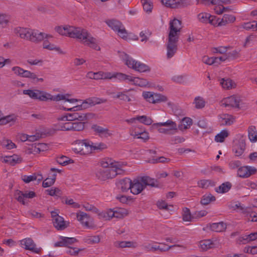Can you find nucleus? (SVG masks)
I'll use <instances>...</instances> for the list:
<instances>
[{
  "label": "nucleus",
  "instance_id": "obj_1",
  "mask_svg": "<svg viewBox=\"0 0 257 257\" xmlns=\"http://www.w3.org/2000/svg\"><path fill=\"white\" fill-rule=\"evenodd\" d=\"M55 30L61 35L78 39L83 42L84 45L89 46L95 50H100V47L96 43V39L85 29L66 25L64 27H56Z\"/></svg>",
  "mask_w": 257,
  "mask_h": 257
},
{
  "label": "nucleus",
  "instance_id": "obj_2",
  "mask_svg": "<svg viewBox=\"0 0 257 257\" xmlns=\"http://www.w3.org/2000/svg\"><path fill=\"white\" fill-rule=\"evenodd\" d=\"M181 21L177 19L171 21L169 23V32L166 44L167 57L170 59L174 56L177 51V43L181 29Z\"/></svg>",
  "mask_w": 257,
  "mask_h": 257
},
{
  "label": "nucleus",
  "instance_id": "obj_3",
  "mask_svg": "<svg viewBox=\"0 0 257 257\" xmlns=\"http://www.w3.org/2000/svg\"><path fill=\"white\" fill-rule=\"evenodd\" d=\"M105 101V100L98 97L89 98L84 100L81 105H77L70 108H68L67 110L69 111H73L72 112V116H73V118H74L75 120L84 121L87 120L88 115H89V114L78 112V110L85 109L97 104L103 103Z\"/></svg>",
  "mask_w": 257,
  "mask_h": 257
},
{
  "label": "nucleus",
  "instance_id": "obj_4",
  "mask_svg": "<svg viewBox=\"0 0 257 257\" xmlns=\"http://www.w3.org/2000/svg\"><path fill=\"white\" fill-rule=\"evenodd\" d=\"M15 33L22 39L37 43L44 40V34L42 32L29 28L17 27L14 30Z\"/></svg>",
  "mask_w": 257,
  "mask_h": 257
},
{
  "label": "nucleus",
  "instance_id": "obj_5",
  "mask_svg": "<svg viewBox=\"0 0 257 257\" xmlns=\"http://www.w3.org/2000/svg\"><path fill=\"white\" fill-rule=\"evenodd\" d=\"M92 144L87 140H77L73 145V151L76 154L85 155L92 152Z\"/></svg>",
  "mask_w": 257,
  "mask_h": 257
},
{
  "label": "nucleus",
  "instance_id": "obj_6",
  "mask_svg": "<svg viewBox=\"0 0 257 257\" xmlns=\"http://www.w3.org/2000/svg\"><path fill=\"white\" fill-rule=\"evenodd\" d=\"M105 22L109 27L116 32L121 38H127V33L121 22L116 19L107 20Z\"/></svg>",
  "mask_w": 257,
  "mask_h": 257
},
{
  "label": "nucleus",
  "instance_id": "obj_7",
  "mask_svg": "<svg viewBox=\"0 0 257 257\" xmlns=\"http://www.w3.org/2000/svg\"><path fill=\"white\" fill-rule=\"evenodd\" d=\"M125 64L129 68H132L136 71L140 72H145L150 70L148 66L134 60L128 55L125 56Z\"/></svg>",
  "mask_w": 257,
  "mask_h": 257
},
{
  "label": "nucleus",
  "instance_id": "obj_8",
  "mask_svg": "<svg viewBox=\"0 0 257 257\" xmlns=\"http://www.w3.org/2000/svg\"><path fill=\"white\" fill-rule=\"evenodd\" d=\"M152 126L157 128L159 133L163 134H168L169 131L177 130V126L175 122L170 119L164 122L154 123Z\"/></svg>",
  "mask_w": 257,
  "mask_h": 257
},
{
  "label": "nucleus",
  "instance_id": "obj_9",
  "mask_svg": "<svg viewBox=\"0 0 257 257\" xmlns=\"http://www.w3.org/2000/svg\"><path fill=\"white\" fill-rule=\"evenodd\" d=\"M117 173L112 168H100L96 173V177L101 181H105L116 177Z\"/></svg>",
  "mask_w": 257,
  "mask_h": 257
},
{
  "label": "nucleus",
  "instance_id": "obj_10",
  "mask_svg": "<svg viewBox=\"0 0 257 257\" xmlns=\"http://www.w3.org/2000/svg\"><path fill=\"white\" fill-rule=\"evenodd\" d=\"M143 96L147 101L152 103L166 102L167 100L166 96L151 92H144L143 93Z\"/></svg>",
  "mask_w": 257,
  "mask_h": 257
},
{
  "label": "nucleus",
  "instance_id": "obj_11",
  "mask_svg": "<svg viewBox=\"0 0 257 257\" xmlns=\"http://www.w3.org/2000/svg\"><path fill=\"white\" fill-rule=\"evenodd\" d=\"M23 94L28 95L33 99H38L40 101H46V93L39 90L27 89L23 90Z\"/></svg>",
  "mask_w": 257,
  "mask_h": 257
},
{
  "label": "nucleus",
  "instance_id": "obj_12",
  "mask_svg": "<svg viewBox=\"0 0 257 257\" xmlns=\"http://www.w3.org/2000/svg\"><path fill=\"white\" fill-rule=\"evenodd\" d=\"M20 245L26 250L37 253H39L42 250L41 248L37 247L36 244L31 238H26L20 240Z\"/></svg>",
  "mask_w": 257,
  "mask_h": 257
},
{
  "label": "nucleus",
  "instance_id": "obj_13",
  "mask_svg": "<svg viewBox=\"0 0 257 257\" xmlns=\"http://www.w3.org/2000/svg\"><path fill=\"white\" fill-rule=\"evenodd\" d=\"M161 3L167 7L172 9L184 7L189 5L187 0H161Z\"/></svg>",
  "mask_w": 257,
  "mask_h": 257
},
{
  "label": "nucleus",
  "instance_id": "obj_14",
  "mask_svg": "<svg viewBox=\"0 0 257 257\" xmlns=\"http://www.w3.org/2000/svg\"><path fill=\"white\" fill-rule=\"evenodd\" d=\"M257 170L253 167L245 166H240L237 170V176L243 178H246L255 174Z\"/></svg>",
  "mask_w": 257,
  "mask_h": 257
},
{
  "label": "nucleus",
  "instance_id": "obj_15",
  "mask_svg": "<svg viewBox=\"0 0 257 257\" xmlns=\"http://www.w3.org/2000/svg\"><path fill=\"white\" fill-rule=\"evenodd\" d=\"M16 199L20 203H22L23 205H25L28 203L26 202V198H33L36 196V193L33 191H26L23 192L20 190H17L15 193Z\"/></svg>",
  "mask_w": 257,
  "mask_h": 257
},
{
  "label": "nucleus",
  "instance_id": "obj_16",
  "mask_svg": "<svg viewBox=\"0 0 257 257\" xmlns=\"http://www.w3.org/2000/svg\"><path fill=\"white\" fill-rule=\"evenodd\" d=\"M144 189L145 187L143 183L141 181V178L140 179H134L133 181H132L130 190L133 194L138 195Z\"/></svg>",
  "mask_w": 257,
  "mask_h": 257
},
{
  "label": "nucleus",
  "instance_id": "obj_17",
  "mask_svg": "<svg viewBox=\"0 0 257 257\" xmlns=\"http://www.w3.org/2000/svg\"><path fill=\"white\" fill-rule=\"evenodd\" d=\"M241 100L240 97L236 95H232L226 98L223 100V104L225 107H232L234 108H239V103Z\"/></svg>",
  "mask_w": 257,
  "mask_h": 257
},
{
  "label": "nucleus",
  "instance_id": "obj_18",
  "mask_svg": "<svg viewBox=\"0 0 257 257\" xmlns=\"http://www.w3.org/2000/svg\"><path fill=\"white\" fill-rule=\"evenodd\" d=\"M76 218L83 225H89L92 222V218L87 213L78 211L76 213Z\"/></svg>",
  "mask_w": 257,
  "mask_h": 257
},
{
  "label": "nucleus",
  "instance_id": "obj_19",
  "mask_svg": "<svg viewBox=\"0 0 257 257\" xmlns=\"http://www.w3.org/2000/svg\"><path fill=\"white\" fill-rule=\"evenodd\" d=\"M131 184L132 180L128 178L120 179L116 183L118 189H120L122 192H126L130 190Z\"/></svg>",
  "mask_w": 257,
  "mask_h": 257
},
{
  "label": "nucleus",
  "instance_id": "obj_20",
  "mask_svg": "<svg viewBox=\"0 0 257 257\" xmlns=\"http://www.w3.org/2000/svg\"><path fill=\"white\" fill-rule=\"evenodd\" d=\"M46 101L48 100H51L53 101H60L61 100H66L67 101H68L70 103H74L78 101V100L76 99H68L66 98V96L63 94H58L57 95L53 96L51 94L46 93Z\"/></svg>",
  "mask_w": 257,
  "mask_h": 257
},
{
  "label": "nucleus",
  "instance_id": "obj_21",
  "mask_svg": "<svg viewBox=\"0 0 257 257\" xmlns=\"http://www.w3.org/2000/svg\"><path fill=\"white\" fill-rule=\"evenodd\" d=\"M92 130L99 136H104L105 137L108 136H110L111 135V133H109V131L107 128L103 127L97 124H93L91 126Z\"/></svg>",
  "mask_w": 257,
  "mask_h": 257
},
{
  "label": "nucleus",
  "instance_id": "obj_22",
  "mask_svg": "<svg viewBox=\"0 0 257 257\" xmlns=\"http://www.w3.org/2000/svg\"><path fill=\"white\" fill-rule=\"evenodd\" d=\"M111 213L112 218H122L127 214V210L122 208L111 209Z\"/></svg>",
  "mask_w": 257,
  "mask_h": 257
},
{
  "label": "nucleus",
  "instance_id": "obj_23",
  "mask_svg": "<svg viewBox=\"0 0 257 257\" xmlns=\"http://www.w3.org/2000/svg\"><path fill=\"white\" fill-rule=\"evenodd\" d=\"M232 184L229 182H225L221 184L219 187H216L215 191L218 193H225L231 188Z\"/></svg>",
  "mask_w": 257,
  "mask_h": 257
},
{
  "label": "nucleus",
  "instance_id": "obj_24",
  "mask_svg": "<svg viewBox=\"0 0 257 257\" xmlns=\"http://www.w3.org/2000/svg\"><path fill=\"white\" fill-rule=\"evenodd\" d=\"M219 122L221 125H229L233 123V118L230 115L223 114L220 116Z\"/></svg>",
  "mask_w": 257,
  "mask_h": 257
},
{
  "label": "nucleus",
  "instance_id": "obj_25",
  "mask_svg": "<svg viewBox=\"0 0 257 257\" xmlns=\"http://www.w3.org/2000/svg\"><path fill=\"white\" fill-rule=\"evenodd\" d=\"M47 145L44 143L34 144L32 146L31 152L34 154L39 153L47 150Z\"/></svg>",
  "mask_w": 257,
  "mask_h": 257
},
{
  "label": "nucleus",
  "instance_id": "obj_26",
  "mask_svg": "<svg viewBox=\"0 0 257 257\" xmlns=\"http://www.w3.org/2000/svg\"><path fill=\"white\" fill-rule=\"evenodd\" d=\"M192 124V120L189 117H184L181 121V124L179 125V130L183 131L189 128Z\"/></svg>",
  "mask_w": 257,
  "mask_h": 257
},
{
  "label": "nucleus",
  "instance_id": "obj_27",
  "mask_svg": "<svg viewBox=\"0 0 257 257\" xmlns=\"http://www.w3.org/2000/svg\"><path fill=\"white\" fill-rule=\"evenodd\" d=\"M215 200L216 198L214 196L210 193H208L202 196L200 203L202 205H206L211 202L215 201Z\"/></svg>",
  "mask_w": 257,
  "mask_h": 257
},
{
  "label": "nucleus",
  "instance_id": "obj_28",
  "mask_svg": "<svg viewBox=\"0 0 257 257\" xmlns=\"http://www.w3.org/2000/svg\"><path fill=\"white\" fill-rule=\"evenodd\" d=\"M141 181L143 183L145 188L147 186H151L152 187L157 186V185H156V183L157 182V180L149 176L142 177Z\"/></svg>",
  "mask_w": 257,
  "mask_h": 257
},
{
  "label": "nucleus",
  "instance_id": "obj_29",
  "mask_svg": "<svg viewBox=\"0 0 257 257\" xmlns=\"http://www.w3.org/2000/svg\"><path fill=\"white\" fill-rule=\"evenodd\" d=\"M248 136L249 140L252 142L257 141V131L254 126H250L248 128Z\"/></svg>",
  "mask_w": 257,
  "mask_h": 257
},
{
  "label": "nucleus",
  "instance_id": "obj_30",
  "mask_svg": "<svg viewBox=\"0 0 257 257\" xmlns=\"http://www.w3.org/2000/svg\"><path fill=\"white\" fill-rule=\"evenodd\" d=\"M198 186L203 189H207L210 186H214L215 183L211 180H201L197 183Z\"/></svg>",
  "mask_w": 257,
  "mask_h": 257
},
{
  "label": "nucleus",
  "instance_id": "obj_31",
  "mask_svg": "<svg viewBox=\"0 0 257 257\" xmlns=\"http://www.w3.org/2000/svg\"><path fill=\"white\" fill-rule=\"evenodd\" d=\"M132 82L140 87H146L149 85V82L146 79L139 77H133Z\"/></svg>",
  "mask_w": 257,
  "mask_h": 257
},
{
  "label": "nucleus",
  "instance_id": "obj_32",
  "mask_svg": "<svg viewBox=\"0 0 257 257\" xmlns=\"http://www.w3.org/2000/svg\"><path fill=\"white\" fill-rule=\"evenodd\" d=\"M192 213H191L190 210L187 207H184L182 210V219L185 221H191L192 220Z\"/></svg>",
  "mask_w": 257,
  "mask_h": 257
},
{
  "label": "nucleus",
  "instance_id": "obj_33",
  "mask_svg": "<svg viewBox=\"0 0 257 257\" xmlns=\"http://www.w3.org/2000/svg\"><path fill=\"white\" fill-rule=\"evenodd\" d=\"M207 214L206 210L196 211L192 213V222L196 221L200 218L205 216Z\"/></svg>",
  "mask_w": 257,
  "mask_h": 257
},
{
  "label": "nucleus",
  "instance_id": "obj_34",
  "mask_svg": "<svg viewBox=\"0 0 257 257\" xmlns=\"http://www.w3.org/2000/svg\"><path fill=\"white\" fill-rule=\"evenodd\" d=\"M200 247L203 250H207L213 246L212 241L209 239L201 240L199 242Z\"/></svg>",
  "mask_w": 257,
  "mask_h": 257
},
{
  "label": "nucleus",
  "instance_id": "obj_35",
  "mask_svg": "<svg viewBox=\"0 0 257 257\" xmlns=\"http://www.w3.org/2000/svg\"><path fill=\"white\" fill-rule=\"evenodd\" d=\"M16 119V117L14 114L9 115L5 116H2L1 120H0V124L4 125L8 123H14Z\"/></svg>",
  "mask_w": 257,
  "mask_h": 257
},
{
  "label": "nucleus",
  "instance_id": "obj_36",
  "mask_svg": "<svg viewBox=\"0 0 257 257\" xmlns=\"http://www.w3.org/2000/svg\"><path fill=\"white\" fill-rule=\"evenodd\" d=\"M95 79H111L113 76L109 72H103L99 71L95 73Z\"/></svg>",
  "mask_w": 257,
  "mask_h": 257
},
{
  "label": "nucleus",
  "instance_id": "obj_37",
  "mask_svg": "<svg viewBox=\"0 0 257 257\" xmlns=\"http://www.w3.org/2000/svg\"><path fill=\"white\" fill-rule=\"evenodd\" d=\"M228 135L227 131L222 130L215 136V141L216 142L222 143L224 141L225 139L228 136Z\"/></svg>",
  "mask_w": 257,
  "mask_h": 257
},
{
  "label": "nucleus",
  "instance_id": "obj_38",
  "mask_svg": "<svg viewBox=\"0 0 257 257\" xmlns=\"http://www.w3.org/2000/svg\"><path fill=\"white\" fill-rule=\"evenodd\" d=\"M100 164L101 168H112L114 166V162L111 159L105 158L101 161Z\"/></svg>",
  "mask_w": 257,
  "mask_h": 257
},
{
  "label": "nucleus",
  "instance_id": "obj_39",
  "mask_svg": "<svg viewBox=\"0 0 257 257\" xmlns=\"http://www.w3.org/2000/svg\"><path fill=\"white\" fill-rule=\"evenodd\" d=\"M56 161L58 164L62 166H66L69 164L73 163V161L72 159L65 156H62L60 157L57 158Z\"/></svg>",
  "mask_w": 257,
  "mask_h": 257
},
{
  "label": "nucleus",
  "instance_id": "obj_40",
  "mask_svg": "<svg viewBox=\"0 0 257 257\" xmlns=\"http://www.w3.org/2000/svg\"><path fill=\"white\" fill-rule=\"evenodd\" d=\"M113 170H114L117 173V175L120 174L122 173L124 170L122 169V168L126 165V163L125 162H114Z\"/></svg>",
  "mask_w": 257,
  "mask_h": 257
},
{
  "label": "nucleus",
  "instance_id": "obj_41",
  "mask_svg": "<svg viewBox=\"0 0 257 257\" xmlns=\"http://www.w3.org/2000/svg\"><path fill=\"white\" fill-rule=\"evenodd\" d=\"M134 243L131 241H115L114 243V245L115 247H134L135 246L133 245Z\"/></svg>",
  "mask_w": 257,
  "mask_h": 257
},
{
  "label": "nucleus",
  "instance_id": "obj_42",
  "mask_svg": "<svg viewBox=\"0 0 257 257\" xmlns=\"http://www.w3.org/2000/svg\"><path fill=\"white\" fill-rule=\"evenodd\" d=\"M211 16V15L209 13H201L198 15V19L200 22L207 24L210 21L209 20L210 19Z\"/></svg>",
  "mask_w": 257,
  "mask_h": 257
},
{
  "label": "nucleus",
  "instance_id": "obj_43",
  "mask_svg": "<svg viewBox=\"0 0 257 257\" xmlns=\"http://www.w3.org/2000/svg\"><path fill=\"white\" fill-rule=\"evenodd\" d=\"M3 148L7 150H11L16 147V145L10 140L4 139L1 142Z\"/></svg>",
  "mask_w": 257,
  "mask_h": 257
},
{
  "label": "nucleus",
  "instance_id": "obj_44",
  "mask_svg": "<svg viewBox=\"0 0 257 257\" xmlns=\"http://www.w3.org/2000/svg\"><path fill=\"white\" fill-rule=\"evenodd\" d=\"M111 209H109L106 211L99 213L98 215L99 218L107 220L112 218V214H111Z\"/></svg>",
  "mask_w": 257,
  "mask_h": 257
},
{
  "label": "nucleus",
  "instance_id": "obj_45",
  "mask_svg": "<svg viewBox=\"0 0 257 257\" xmlns=\"http://www.w3.org/2000/svg\"><path fill=\"white\" fill-rule=\"evenodd\" d=\"M226 228V226H206L203 228L204 230H210L215 232H222L224 231Z\"/></svg>",
  "mask_w": 257,
  "mask_h": 257
},
{
  "label": "nucleus",
  "instance_id": "obj_46",
  "mask_svg": "<svg viewBox=\"0 0 257 257\" xmlns=\"http://www.w3.org/2000/svg\"><path fill=\"white\" fill-rule=\"evenodd\" d=\"M220 84L223 88L229 89L233 87L234 83L232 80L230 79H225L224 78H223L220 81Z\"/></svg>",
  "mask_w": 257,
  "mask_h": 257
},
{
  "label": "nucleus",
  "instance_id": "obj_47",
  "mask_svg": "<svg viewBox=\"0 0 257 257\" xmlns=\"http://www.w3.org/2000/svg\"><path fill=\"white\" fill-rule=\"evenodd\" d=\"M137 119L140 122L148 125L151 124L153 121L151 117L146 115L138 116L137 117Z\"/></svg>",
  "mask_w": 257,
  "mask_h": 257
},
{
  "label": "nucleus",
  "instance_id": "obj_48",
  "mask_svg": "<svg viewBox=\"0 0 257 257\" xmlns=\"http://www.w3.org/2000/svg\"><path fill=\"white\" fill-rule=\"evenodd\" d=\"M22 161V158L17 156H10L7 160H5V162H9L10 165L14 166L15 164L20 163Z\"/></svg>",
  "mask_w": 257,
  "mask_h": 257
},
{
  "label": "nucleus",
  "instance_id": "obj_49",
  "mask_svg": "<svg viewBox=\"0 0 257 257\" xmlns=\"http://www.w3.org/2000/svg\"><path fill=\"white\" fill-rule=\"evenodd\" d=\"M194 103L195 104V107L197 109L202 108L205 105V101L200 96L195 97Z\"/></svg>",
  "mask_w": 257,
  "mask_h": 257
},
{
  "label": "nucleus",
  "instance_id": "obj_50",
  "mask_svg": "<svg viewBox=\"0 0 257 257\" xmlns=\"http://www.w3.org/2000/svg\"><path fill=\"white\" fill-rule=\"evenodd\" d=\"M143 9L146 12H151L153 9V4L149 0H141Z\"/></svg>",
  "mask_w": 257,
  "mask_h": 257
},
{
  "label": "nucleus",
  "instance_id": "obj_51",
  "mask_svg": "<svg viewBox=\"0 0 257 257\" xmlns=\"http://www.w3.org/2000/svg\"><path fill=\"white\" fill-rule=\"evenodd\" d=\"M73 127L72 131H81L84 128V122L83 121H77V122H72Z\"/></svg>",
  "mask_w": 257,
  "mask_h": 257
},
{
  "label": "nucleus",
  "instance_id": "obj_52",
  "mask_svg": "<svg viewBox=\"0 0 257 257\" xmlns=\"http://www.w3.org/2000/svg\"><path fill=\"white\" fill-rule=\"evenodd\" d=\"M135 138L143 140L145 142L149 139L148 133L146 132H139L135 131V134L133 135Z\"/></svg>",
  "mask_w": 257,
  "mask_h": 257
},
{
  "label": "nucleus",
  "instance_id": "obj_53",
  "mask_svg": "<svg viewBox=\"0 0 257 257\" xmlns=\"http://www.w3.org/2000/svg\"><path fill=\"white\" fill-rule=\"evenodd\" d=\"M113 97L114 98H119L120 100L128 102L131 101V99L129 97V96L122 92H117V94L113 96Z\"/></svg>",
  "mask_w": 257,
  "mask_h": 257
},
{
  "label": "nucleus",
  "instance_id": "obj_54",
  "mask_svg": "<svg viewBox=\"0 0 257 257\" xmlns=\"http://www.w3.org/2000/svg\"><path fill=\"white\" fill-rule=\"evenodd\" d=\"M114 77L120 80H127L128 81L131 82L133 79L132 76L121 73H117Z\"/></svg>",
  "mask_w": 257,
  "mask_h": 257
},
{
  "label": "nucleus",
  "instance_id": "obj_55",
  "mask_svg": "<svg viewBox=\"0 0 257 257\" xmlns=\"http://www.w3.org/2000/svg\"><path fill=\"white\" fill-rule=\"evenodd\" d=\"M91 144H92V150H102L107 148L106 145L103 143H93L91 142Z\"/></svg>",
  "mask_w": 257,
  "mask_h": 257
},
{
  "label": "nucleus",
  "instance_id": "obj_56",
  "mask_svg": "<svg viewBox=\"0 0 257 257\" xmlns=\"http://www.w3.org/2000/svg\"><path fill=\"white\" fill-rule=\"evenodd\" d=\"M151 35V32L149 31L148 30H145L144 31H142L140 33V36L141 39V42H147L148 39L149 37Z\"/></svg>",
  "mask_w": 257,
  "mask_h": 257
},
{
  "label": "nucleus",
  "instance_id": "obj_57",
  "mask_svg": "<svg viewBox=\"0 0 257 257\" xmlns=\"http://www.w3.org/2000/svg\"><path fill=\"white\" fill-rule=\"evenodd\" d=\"M245 144L242 143L239 146H236L234 148V150H235V153L236 156H239L243 153L245 149Z\"/></svg>",
  "mask_w": 257,
  "mask_h": 257
},
{
  "label": "nucleus",
  "instance_id": "obj_58",
  "mask_svg": "<svg viewBox=\"0 0 257 257\" xmlns=\"http://www.w3.org/2000/svg\"><path fill=\"white\" fill-rule=\"evenodd\" d=\"M65 203L66 204L71 206L74 208H79L80 205L78 203L74 201L73 199L66 198L65 200Z\"/></svg>",
  "mask_w": 257,
  "mask_h": 257
},
{
  "label": "nucleus",
  "instance_id": "obj_59",
  "mask_svg": "<svg viewBox=\"0 0 257 257\" xmlns=\"http://www.w3.org/2000/svg\"><path fill=\"white\" fill-rule=\"evenodd\" d=\"M22 77L29 78L33 80H35V79L37 78V76L34 73L31 72L28 70H24L23 71Z\"/></svg>",
  "mask_w": 257,
  "mask_h": 257
},
{
  "label": "nucleus",
  "instance_id": "obj_60",
  "mask_svg": "<svg viewBox=\"0 0 257 257\" xmlns=\"http://www.w3.org/2000/svg\"><path fill=\"white\" fill-rule=\"evenodd\" d=\"M170 159L169 158H166L164 157H159L156 159H153L150 161V162L153 164H156L158 163H168L169 162Z\"/></svg>",
  "mask_w": 257,
  "mask_h": 257
},
{
  "label": "nucleus",
  "instance_id": "obj_61",
  "mask_svg": "<svg viewBox=\"0 0 257 257\" xmlns=\"http://www.w3.org/2000/svg\"><path fill=\"white\" fill-rule=\"evenodd\" d=\"M83 207L86 211H92L95 213H97L98 211V210L96 207L91 204H89L88 203L84 204L83 205Z\"/></svg>",
  "mask_w": 257,
  "mask_h": 257
},
{
  "label": "nucleus",
  "instance_id": "obj_62",
  "mask_svg": "<svg viewBox=\"0 0 257 257\" xmlns=\"http://www.w3.org/2000/svg\"><path fill=\"white\" fill-rule=\"evenodd\" d=\"M54 183V179L47 178L43 182L42 186L44 188L49 187L53 185Z\"/></svg>",
  "mask_w": 257,
  "mask_h": 257
},
{
  "label": "nucleus",
  "instance_id": "obj_63",
  "mask_svg": "<svg viewBox=\"0 0 257 257\" xmlns=\"http://www.w3.org/2000/svg\"><path fill=\"white\" fill-rule=\"evenodd\" d=\"M209 20V24L215 27L219 26L218 24L219 22L220 18H217L216 16L211 15Z\"/></svg>",
  "mask_w": 257,
  "mask_h": 257
},
{
  "label": "nucleus",
  "instance_id": "obj_64",
  "mask_svg": "<svg viewBox=\"0 0 257 257\" xmlns=\"http://www.w3.org/2000/svg\"><path fill=\"white\" fill-rule=\"evenodd\" d=\"M241 165L239 161H232L229 164V168L231 169H238Z\"/></svg>",
  "mask_w": 257,
  "mask_h": 257
}]
</instances>
